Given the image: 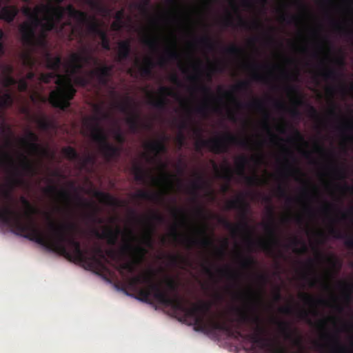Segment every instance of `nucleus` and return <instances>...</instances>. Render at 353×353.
Listing matches in <instances>:
<instances>
[{
	"instance_id": "f257e3e1",
	"label": "nucleus",
	"mask_w": 353,
	"mask_h": 353,
	"mask_svg": "<svg viewBox=\"0 0 353 353\" xmlns=\"http://www.w3.org/2000/svg\"><path fill=\"white\" fill-rule=\"evenodd\" d=\"M20 201L25 207L23 214L9 206L0 208V222L12 228L15 233L45 247L46 249L63 256L70 261L84 263L90 270L101 275L109 272L103 261H107L103 250L97 247L94 254L88 256L87 251L81 248V243L74 235L76 225L72 222L55 223L50 220V234H44L39 228L34 215L38 210L24 196ZM49 219H51L48 216Z\"/></svg>"
},
{
	"instance_id": "f03ea898",
	"label": "nucleus",
	"mask_w": 353,
	"mask_h": 353,
	"mask_svg": "<svg viewBox=\"0 0 353 353\" xmlns=\"http://www.w3.org/2000/svg\"><path fill=\"white\" fill-rule=\"evenodd\" d=\"M154 272L150 270L130 279V286L137 291V299L152 303V298L160 304L181 312L185 318H192L196 323V328L204 330L205 324L203 314L210 308L208 303L202 301L199 303H192L189 307L188 301L179 294V284L173 278L167 277L165 280L168 292L163 290L159 284L154 282Z\"/></svg>"
},
{
	"instance_id": "7ed1b4c3",
	"label": "nucleus",
	"mask_w": 353,
	"mask_h": 353,
	"mask_svg": "<svg viewBox=\"0 0 353 353\" xmlns=\"http://www.w3.org/2000/svg\"><path fill=\"white\" fill-rule=\"evenodd\" d=\"M46 68L52 70L50 72L41 73L39 80L44 83H49L54 79L57 88L52 90L49 94L50 104L57 108L65 110L70 105V101L76 94V89L70 83V78L59 73L62 65L61 57L59 55L52 57L46 51L44 54Z\"/></svg>"
},
{
	"instance_id": "20e7f679",
	"label": "nucleus",
	"mask_w": 353,
	"mask_h": 353,
	"mask_svg": "<svg viewBox=\"0 0 353 353\" xmlns=\"http://www.w3.org/2000/svg\"><path fill=\"white\" fill-rule=\"evenodd\" d=\"M236 311L239 313L237 319L239 324L236 327H234L232 324L233 320L230 321L228 330L226 332L228 336L236 339H241L243 341H250L253 344L257 345L261 349H265L268 353H288V350L285 346L281 344L274 345L270 339L265 336V329L261 326L257 325L254 331L251 333L242 332L240 330V324L250 322L258 324L259 318L256 315L251 316L245 310L238 308Z\"/></svg>"
},
{
	"instance_id": "39448f33",
	"label": "nucleus",
	"mask_w": 353,
	"mask_h": 353,
	"mask_svg": "<svg viewBox=\"0 0 353 353\" xmlns=\"http://www.w3.org/2000/svg\"><path fill=\"white\" fill-rule=\"evenodd\" d=\"M96 112L97 115L88 118L84 122L89 135L92 141L97 143L101 153L107 161L118 159L121 154V146L110 143L107 134L100 125L101 120L110 118V114L104 112L100 107L96 108Z\"/></svg>"
},
{
	"instance_id": "423d86ee",
	"label": "nucleus",
	"mask_w": 353,
	"mask_h": 353,
	"mask_svg": "<svg viewBox=\"0 0 353 353\" xmlns=\"http://www.w3.org/2000/svg\"><path fill=\"white\" fill-rule=\"evenodd\" d=\"M126 234L128 235V239L121 248L120 251L122 254H130L133 257V260L117 264L115 268L120 274L125 278L129 288L137 294V291L133 289L129 283L130 279L134 276H130V274L135 272L137 266L143 259L145 255L148 253V250L143 245L132 243L137 239L132 230L128 229Z\"/></svg>"
},
{
	"instance_id": "0eeeda50",
	"label": "nucleus",
	"mask_w": 353,
	"mask_h": 353,
	"mask_svg": "<svg viewBox=\"0 0 353 353\" xmlns=\"http://www.w3.org/2000/svg\"><path fill=\"white\" fill-rule=\"evenodd\" d=\"M194 133L198 137L195 142V148L197 152L201 151L203 148H208L214 154H223L229 151L231 145H236L248 149L251 148V141L248 139H239L230 132L210 139L202 137L201 128H196Z\"/></svg>"
},
{
	"instance_id": "6e6552de",
	"label": "nucleus",
	"mask_w": 353,
	"mask_h": 353,
	"mask_svg": "<svg viewBox=\"0 0 353 353\" xmlns=\"http://www.w3.org/2000/svg\"><path fill=\"white\" fill-rule=\"evenodd\" d=\"M0 161L1 165L12 169L10 182L13 186L22 183L21 176L23 175L34 176L38 173V168L24 154H21L20 167L21 170L14 165L12 155L1 149H0Z\"/></svg>"
},
{
	"instance_id": "1a4fd4ad",
	"label": "nucleus",
	"mask_w": 353,
	"mask_h": 353,
	"mask_svg": "<svg viewBox=\"0 0 353 353\" xmlns=\"http://www.w3.org/2000/svg\"><path fill=\"white\" fill-rule=\"evenodd\" d=\"M226 209L239 210L241 212V221L237 224H233L225 218L219 217L218 223L234 234H237L240 231H245L250 234V228L248 221L249 205L245 201L244 196L239 195L235 199L228 201L226 204Z\"/></svg>"
},
{
	"instance_id": "9d476101",
	"label": "nucleus",
	"mask_w": 353,
	"mask_h": 353,
	"mask_svg": "<svg viewBox=\"0 0 353 353\" xmlns=\"http://www.w3.org/2000/svg\"><path fill=\"white\" fill-rule=\"evenodd\" d=\"M270 218V222L265 225V230L269 234L268 240L260 239L257 241L251 238L248 239V245L252 250V247L256 246L268 254H272L275 247L280 245V241L276 234V228L274 222V212L273 207L269 205L267 208Z\"/></svg>"
},
{
	"instance_id": "9b49d317",
	"label": "nucleus",
	"mask_w": 353,
	"mask_h": 353,
	"mask_svg": "<svg viewBox=\"0 0 353 353\" xmlns=\"http://www.w3.org/2000/svg\"><path fill=\"white\" fill-rule=\"evenodd\" d=\"M249 88H250V84L248 81H241L239 82L237 84L233 85L231 91L223 90L221 88H219V91L220 92H221L222 95L224 97L231 99L233 101H234L236 105L239 108H252V109H255V110H260V111H263L264 114H265V119L267 120H268L270 118V114L265 109L264 103L261 100L255 99L250 103H243L237 101V99L234 96V92L247 91V90H248Z\"/></svg>"
},
{
	"instance_id": "f8f14e48",
	"label": "nucleus",
	"mask_w": 353,
	"mask_h": 353,
	"mask_svg": "<svg viewBox=\"0 0 353 353\" xmlns=\"http://www.w3.org/2000/svg\"><path fill=\"white\" fill-rule=\"evenodd\" d=\"M44 13L41 8V5L36 6V12L33 16L29 18V21L23 23L19 26V32L21 34V39L24 44L28 46H32L38 41L36 36V30L38 27H41L42 20L39 18V14Z\"/></svg>"
},
{
	"instance_id": "ddd939ff",
	"label": "nucleus",
	"mask_w": 353,
	"mask_h": 353,
	"mask_svg": "<svg viewBox=\"0 0 353 353\" xmlns=\"http://www.w3.org/2000/svg\"><path fill=\"white\" fill-rule=\"evenodd\" d=\"M41 8L44 11V14L50 19L54 21L57 26L63 25L64 28L65 27L68 28V31L66 33L68 34V37L70 40H72L74 33V26L70 21L62 22L65 14V7L59 5L52 6L51 4H42Z\"/></svg>"
},
{
	"instance_id": "4468645a",
	"label": "nucleus",
	"mask_w": 353,
	"mask_h": 353,
	"mask_svg": "<svg viewBox=\"0 0 353 353\" xmlns=\"http://www.w3.org/2000/svg\"><path fill=\"white\" fill-rule=\"evenodd\" d=\"M162 169L164 171L163 175L160 178H157L150 174L148 172H147L145 169H143L141 166L135 165L133 168V172L134 175V179L136 181L141 182L142 183H146L148 180L150 179L155 185H159L161 183H166L168 185H171L172 179L175 176L165 172V169L167 168V165L163 163L161 165Z\"/></svg>"
},
{
	"instance_id": "2eb2a0df",
	"label": "nucleus",
	"mask_w": 353,
	"mask_h": 353,
	"mask_svg": "<svg viewBox=\"0 0 353 353\" xmlns=\"http://www.w3.org/2000/svg\"><path fill=\"white\" fill-rule=\"evenodd\" d=\"M70 58L72 65V73L73 74L77 70H81L84 65L96 66L100 63L99 59L93 56L85 48L83 49L82 54L73 53Z\"/></svg>"
},
{
	"instance_id": "dca6fc26",
	"label": "nucleus",
	"mask_w": 353,
	"mask_h": 353,
	"mask_svg": "<svg viewBox=\"0 0 353 353\" xmlns=\"http://www.w3.org/2000/svg\"><path fill=\"white\" fill-rule=\"evenodd\" d=\"M39 137L37 134L31 130H28L26 133V137L20 140V142L33 155L40 156L47 153V150L38 143Z\"/></svg>"
},
{
	"instance_id": "f3484780",
	"label": "nucleus",
	"mask_w": 353,
	"mask_h": 353,
	"mask_svg": "<svg viewBox=\"0 0 353 353\" xmlns=\"http://www.w3.org/2000/svg\"><path fill=\"white\" fill-rule=\"evenodd\" d=\"M159 92L161 95V97L158 99H155L152 94H149V104L152 105L153 107L159 109L164 110L168 104V100L165 98L166 96L173 97H179V96L169 87L167 86H161L159 89Z\"/></svg>"
},
{
	"instance_id": "a211bd4d",
	"label": "nucleus",
	"mask_w": 353,
	"mask_h": 353,
	"mask_svg": "<svg viewBox=\"0 0 353 353\" xmlns=\"http://www.w3.org/2000/svg\"><path fill=\"white\" fill-rule=\"evenodd\" d=\"M117 108L120 112L128 114L125 119L128 125H133L141 123L140 116L138 113L135 112L132 103L129 98L125 101L119 103Z\"/></svg>"
},
{
	"instance_id": "6ab92c4d",
	"label": "nucleus",
	"mask_w": 353,
	"mask_h": 353,
	"mask_svg": "<svg viewBox=\"0 0 353 353\" xmlns=\"http://www.w3.org/2000/svg\"><path fill=\"white\" fill-rule=\"evenodd\" d=\"M208 304L210 305V308L206 312H205L203 314V321H204V323L205 324V328L204 330H197L196 328V323L194 322V321L192 318H188V319H190L192 321V324L194 325V328L196 331L208 333V332H210V330H219V331H221V332L226 333L227 331L228 330V326L230 323V321L228 322L227 320L212 321L211 322L208 323L205 321V316H206L207 314L209 312V311L210 310V307H211L210 304V303H208Z\"/></svg>"
},
{
	"instance_id": "aec40b11",
	"label": "nucleus",
	"mask_w": 353,
	"mask_h": 353,
	"mask_svg": "<svg viewBox=\"0 0 353 353\" xmlns=\"http://www.w3.org/2000/svg\"><path fill=\"white\" fill-rule=\"evenodd\" d=\"M199 232L203 236L201 239H199L192 236L185 237L182 239L181 243L188 249L192 248L194 245H200L203 248H209L214 245L213 241L206 235L205 229L199 230Z\"/></svg>"
},
{
	"instance_id": "412c9836",
	"label": "nucleus",
	"mask_w": 353,
	"mask_h": 353,
	"mask_svg": "<svg viewBox=\"0 0 353 353\" xmlns=\"http://www.w3.org/2000/svg\"><path fill=\"white\" fill-rule=\"evenodd\" d=\"M248 163V159L244 156L239 157L236 160V165L239 170L240 173L244 176L246 183L250 186L260 185L263 183L262 180L258 175L254 174L253 176H245L244 174V170L246 165Z\"/></svg>"
},
{
	"instance_id": "4be33fe9",
	"label": "nucleus",
	"mask_w": 353,
	"mask_h": 353,
	"mask_svg": "<svg viewBox=\"0 0 353 353\" xmlns=\"http://www.w3.org/2000/svg\"><path fill=\"white\" fill-rule=\"evenodd\" d=\"M45 22H42L41 26L42 32V39L39 41V43H44V39L46 37V34L50 31H54L58 34H60L63 37H68V34L64 30V26H57L54 21L50 19L48 16L45 14L44 16Z\"/></svg>"
},
{
	"instance_id": "5701e85b",
	"label": "nucleus",
	"mask_w": 353,
	"mask_h": 353,
	"mask_svg": "<svg viewBox=\"0 0 353 353\" xmlns=\"http://www.w3.org/2000/svg\"><path fill=\"white\" fill-rule=\"evenodd\" d=\"M90 71V74L96 77L98 83L101 85H107L113 70L112 65L103 64Z\"/></svg>"
},
{
	"instance_id": "b1692460",
	"label": "nucleus",
	"mask_w": 353,
	"mask_h": 353,
	"mask_svg": "<svg viewBox=\"0 0 353 353\" xmlns=\"http://www.w3.org/2000/svg\"><path fill=\"white\" fill-rule=\"evenodd\" d=\"M275 323L279 327L280 334L285 340L292 341L294 345H301V339L299 337H294L293 331L289 322L285 321H275Z\"/></svg>"
},
{
	"instance_id": "393cba45",
	"label": "nucleus",
	"mask_w": 353,
	"mask_h": 353,
	"mask_svg": "<svg viewBox=\"0 0 353 353\" xmlns=\"http://www.w3.org/2000/svg\"><path fill=\"white\" fill-rule=\"evenodd\" d=\"M170 61H176L179 62V66H182L181 56L176 50L175 43H173L172 48L166 49L165 54L159 58L157 65L160 67H165Z\"/></svg>"
},
{
	"instance_id": "a878e982",
	"label": "nucleus",
	"mask_w": 353,
	"mask_h": 353,
	"mask_svg": "<svg viewBox=\"0 0 353 353\" xmlns=\"http://www.w3.org/2000/svg\"><path fill=\"white\" fill-rule=\"evenodd\" d=\"M197 88L206 97V99L196 108L195 111L198 114L205 115L210 108V100L214 99V97L212 93L211 89L208 86L200 84L197 86Z\"/></svg>"
},
{
	"instance_id": "bb28decb",
	"label": "nucleus",
	"mask_w": 353,
	"mask_h": 353,
	"mask_svg": "<svg viewBox=\"0 0 353 353\" xmlns=\"http://www.w3.org/2000/svg\"><path fill=\"white\" fill-rule=\"evenodd\" d=\"M122 233L121 229L117 226L115 229L106 228L101 234L97 233L99 238L106 239L110 245H114L117 243L119 236Z\"/></svg>"
},
{
	"instance_id": "cd10ccee",
	"label": "nucleus",
	"mask_w": 353,
	"mask_h": 353,
	"mask_svg": "<svg viewBox=\"0 0 353 353\" xmlns=\"http://www.w3.org/2000/svg\"><path fill=\"white\" fill-rule=\"evenodd\" d=\"M166 137H163L161 140L148 142L145 147L147 150L154 153L156 156L167 152L168 148L165 143Z\"/></svg>"
},
{
	"instance_id": "c85d7f7f",
	"label": "nucleus",
	"mask_w": 353,
	"mask_h": 353,
	"mask_svg": "<svg viewBox=\"0 0 353 353\" xmlns=\"http://www.w3.org/2000/svg\"><path fill=\"white\" fill-rule=\"evenodd\" d=\"M65 13L74 19H76L80 24H85L88 21V15L86 12L77 10L71 4L65 7Z\"/></svg>"
},
{
	"instance_id": "c756f323",
	"label": "nucleus",
	"mask_w": 353,
	"mask_h": 353,
	"mask_svg": "<svg viewBox=\"0 0 353 353\" xmlns=\"http://www.w3.org/2000/svg\"><path fill=\"white\" fill-rule=\"evenodd\" d=\"M329 233L335 239H345L344 244L346 248L350 250H353V235L344 234L334 226L330 228Z\"/></svg>"
},
{
	"instance_id": "7c9ffc66",
	"label": "nucleus",
	"mask_w": 353,
	"mask_h": 353,
	"mask_svg": "<svg viewBox=\"0 0 353 353\" xmlns=\"http://www.w3.org/2000/svg\"><path fill=\"white\" fill-rule=\"evenodd\" d=\"M94 196L97 198L100 202L111 207H118L120 205V201L109 193L97 190Z\"/></svg>"
},
{
	"instance_id": "2f4dec72",
	"label": "nucleus",
	"mask_w": 353,
	"mask_h": 353,
	"mask_svg": "<svg viewBox=\"0 0 353 353\" xmlns=\"http://www.w3.org/2000/svg\"><path fill=\"white\" fill-rule=\"evenodd\" d=\"M18 14L19 9L17 6H4L0 10V19L8 23H12Z\"/></svg>"
},
{
	"instance_id": "473e14b6",
	"label": "nucleus",
	"mask_w": 353,
	"mask_h": 353,
	"mask_svg": "<svg viewBox=\"0 0 353 353\" xmlns=\"http://www.w3.org/2000/svg\"><path fill=\"white\" fill-rule=\"evenodd\" d=\"M131 53V42L129 39L121 41L118 43V61L126 60Z\"/></svg>"
},
{
	"instance_id": "72a5a7b5",
	"label": "nucleus",
	"mask_w": 353,
	"mask_h": 353,
	"mask_svg": "<svg viewBox=\"0 0 353 353\" xmlns=\"http://www.w3.org/2000/svg\"><path fill=\"white\" fill-rule=\"evenodd\" d=\"M325 339H328L332 344L331 353H346L347 348L342 345L340 343L339 336L337 334H330L326 333L323 336Z\"/></svg>"
},
{
	"instance_id": "f704fd0d",
	"label": "nucleus",
	"mask_w": 353,
	"mask_h": 353,
	"mask_svg": "<svg viewBox=\"0 0 353 353\" xmlns=\"http://www.w3.org/2000/svg\"><path fill=\"white\" fill-rule=\"evenodd\" d=\"M146 228L142 238V243L148 248H152L154 244L153 234L155 232V226L150 222L145 223Z\"/></svg>"
},
{
	"instance_id": "c9c22d12",
	"label": "nucleus",
	"mask_w": 353,
	"mask_h": 353,
	"mask_svg": "<svg viewBox=\"0 0 353 353\" xmlns=\"http://www.w3.org/2000/svg\"><path fill=\"white\" fill-rule=\"evenodd\" d=\"M45 192L48 194H57L62 199L70 202L71 199L70 193L65 190H59L54 185H50L45 189Z\"/></svg>"
},
{
	"instance_id": "e433bc0d",
	"label": "nucleus",
	"mask_w": 353,
	"mask_h": 353,
	"mask_svg": "<svg viewBox=\"0 0 353 353\" xmlns=\"http://www.w3.org/2000/svg\"><path fill=\"white\" fill-rule=\"evenodd\" d=\"M155 63L150 58H146L143 65L139 66L140 74L143 77H150L152 75V70Z\"/></svg>"
},
{
	"instance_id": "4c0bfd02",
	"label": "nucleus",
	"mask_w": 353,
	"mask_h": 353,
	"mask_svg": "<svg viewBox=\"0 0 353 353\" xmlns=\"http://www.w3.org/2000/svg\"><path fill=\"white\" fill-rule=\"evenodd\" d=\"M238 26L245 30H258L263 28V26L260 21L256 20L252 23H249L244 20L239 14L238 15Z\"/></svg>"
},
{
	"instance_id": "58836bf2",
	"label": "nucleus",
	"mask_w": 353,
	"mask_h": 353,
	"mask_svg": "<svg viewBox=\"0 0 353 353\" xmlns=\"http://www.w3.org/2000/svg\"><path fill=\"white\" fill-rule=\"evenodd\" d=\"M134 197L140 199H145L149 201H159L162 199V195L159 193L151 192L148 190H139Z\"/></svg>"
},
{
	"instance_id": "ea45409f",
	"label": "nucleus",
	"mask_w": 353,
	"mask_h": 353,
	"mask_svg": "<svg viewBox=\"0 0 353 353\" xmlns=\"http://www.w3.org/2000/svg\"><path fill=\"white\" fill-rule=\"evenodd\" d=\"M217 272L221 277H225L235 283L237 282L239 279V274L237 272L232 271L228 266L225 268H219Z\"/></svg>"
},
{
	"instance_id": "a19ab883",
	"label": "nucleus",
	"mask_w": 353,
	"mask_h": 353,
	"mask_svg": "<svg viewBox=\"0 0 353 353\" xmlns=\"http://www.w3.org/2000/svg\"><path fill=\"white\" fill-rule=\"evenodd\" d=\"M301 299L307 305L312 307H316V305H327V301L324 299H314L312 296L307 294L302 293L300 295Z\"/></svg>"
},
{
	"instance_id": "79ce46f5",
	"label": "nucleus",
	"mask_w": 353,
	"mask_h": 353,
	"mask_svg": "<svg viewBox=\"0 0 353 353\" xmlns=\"http://www.w3.org/2000/svg\"><path fill=\"white\" fill-rule=\"evenodd\" d=\"M339 286L343 291L344 300L349 303L353 296V284L345 282H339Z\"/></svg>"
},
{
	"instance_id": "37998d69",
	"label": "nucleus",
	"mask_w": 353,
	"mask_h": 353,
	"mask_svg": "<svg viewBox=\"0 0 353 353\" xmlns=\"http://www.w3.org/2000/svg\"><path fill=\"white\" fill-rule=\"evenodd\" d=\"M319 75L326 80L338 81L339 78V74L336 70L328 67L323 68Z\"/></svg>"
},
{
	"instance_id": "c03bdc74",
	"label": "nucleus",
	"mask_w": 353,
	"mask_h": 353,
	"mask_svg": "<svg viewBox=\"0 0 353 353\" xmlns=\"http://www.w3.org/2000/svg\"><path fill=\"white\" fill-rule=\"evenodd\" d=\"M241 261L240 265L242 268L251 270L256 265V261L251 256H243L240 255Z\"/></svg>"
},
{
	"instance_id": "a18cd8bd",
	"label": "nucleus",
	"mask_w": 353,
	"mask_h": 353,
	"mask_svg": "<svg viewBox=\"0 0 353 353\" xmlns=\"http://www.w3.org/2000/svg\"><path fill=\"white\" fill-rule=\"evenodd\" d=\"M204 184L205 181L203 178L200 175H198L196 180L192 183L190 193L194 196L195 200L197 197V191L201 189Z\"/></svg>"
},
{
	"instance_id": "49530a36",
	"label": "nucleus",
	"mask_w": 353,
	"mask_h": 353,
	"mask_svg": "<svg viewBox=\"0 0 353 353\" xmlns=\"http://www.w3.org/2000/svg\"><path fill=\"white\" fill-rule=\"evenodd\" d=\"M36 122L42 130H48L53 127V122L45 116L37 118Z\"/></svg>"
},
{
	"instance_id": "de8ad7c7",
	"label": "nucleus",
	"mask_w": 353,
	"mask_h": 353,
	"mask_svg": "<svg viewBox=\"0 0 353 353\" xmlns=\"http://www.w3.org/2000/svg\"><path fill=\"white\" fill-rule=\"evenodd\" d=\"M62 152L64 156L69 160L73 161L78 160L80 159L79 155L76 151V150L71 146H67L63 148Z\"/></svg>"
},
{
	"instance_id": "09e8293b",
	"label": "nucleus",
	"mask_w": 353,
	"mask_h": 353,
	"mask_svg": "<svg viewBox=\"0 0 353 353\" xmlns=\"http://www.w3.org/2000/svg\"><path fill=\"white\" fill-rule=\"evenodd\" d=\"M199 42L210 51H213L215 49L216 43L208 35L202 37Z\"/></svg>"
},
{
	"instance_id": "8fccbe9b",
	"label": "nucleus",
	"mask_w": 353,
	"mask_h": 353,
	"mask_svg": "<svg viewBox=\"0 0 353 353\" xmlns=\"http://www.w3.org/2000/svg\"><path fill=\"white\" fill-rule=\"evenodd\" d=\"M6 70L8 72V74L6 75V77H5V86L9 87L11 85H16L17 83V80L10 75V74L13 71V68L11 65H8L6 67Z\"/></svg>"
},
{
	"instance_id": "3c124183",
	"label": "nucleus",
	"mask_w": 353,
	"mask_h": 353,
	"mask_svg": "<svg viewBox=\"0 0 353 353\" xmlns=\"http://www.w3.org/2000/svg\"><path fill=\"white\" fill-rule=\"evenodd\" d=\"M101 41V47L105 50H110V41L107 34V32L103 30L102 32H100V34L98 35Z\"/></svg>"
},
{
	"instance_id": "603ef678",
	"label": "nucleus",
	"mask_w": 353,
	"mask_h": 353,
	"mask_svg": "<svg viewBox=\"0 0 353 353\" xmlns=\"http://www.w3.org/2000/svg\"><path fill=\"white\" fill-rule=\"evenodd\" d=\"M243 50L235 44L225 48V52L229 55L237 56L243 53Z\"/></svg>"
},
{
	"instance_id": "864d4df0",
	"label": "nucleus",
	"mask_w": 353,
	"mask_h": 353,
	"mask_svg": "<svg viewBox=\"0 0 353 353\" xmlns=\"http://www.w3.org/2000/svg\"><path fill=\"white\" fill-rule=\"evenodd\" d=\"M332 172L338 179H344L346 178V170L343 165H335L332 168Z\"/></svg>"
},
{
	"instance_id": "5fc2aeb1",
	"label": "nucleus",
	"mask_w": 353,
	"mask_h": 353,
	"mask_svg": "<svg viewBox=\"0 0 353 353\" xmlns=\"http://www.w3.org/2000/svg\"><path fill=\"white\" fill-rule=\"evenodd\" d=\"M277 195L281 198H285L288 204H291L293 202V199L287 194L286 189L282 185H279L276 188Z\"/></svg>"
},
{
	"instance_id": "6e6d98bb",
	"label": "nucleus",
	"mask_w": 353,
	"mask_h": 353,
	"mask_svg": "<svg viewBox=\"0 0 353 353\" xmlns=\"http://www.w3.org/2000/svg\"><path fill=\"white\" fill-rule=\"evenodd\" d=\"M291 243L294 245V246H297L299 244H301L302 245V247L301 249H294V251L296 252V253H299V254H301V253H305L307 251V248L305 245V243L303 241H301V240H299L298 238L296 237H294L292 241H291Z\"/></svg>"
},
{
	"instance_id": "4d7b16f0",
	"label": "nucleus",
	"mask_w": 353,
	"mask_h": 353,
	"mask_svg": "<svg viewBox=\"0 0 353 353\" xmlns=\"http://www.w3.org/2000/svg\"><path fill=\"white\" fill-rule=\"evenodd\" d=\"M113 136L115 141L120 145H123L125 142V137L120 128H117L113 130Z\"/></svg>"
},
{
	"instance_id": "13d9d810",
	"label": "nucleus",
	"mask_w": 353,
	"mask_h": 353,
	"mask_svg": "<svg viewBox=\"0 0 353 353\" xmlns=\"http://www.w3.org/2000/svg\"><path fill=\"white\" fill-rule=\"evenodd\" d=\"M219 176L226 180L228 182H230L232 176V172L230 167L228 165L225 166L223 168L221 174L219 173Z\"/></svg>"
},
{
	"instance_id": "bf43d9fd",
	"label": "nucleus",
	"mask_w": 353,
	"mask_h": 353,
	"mask_svg": "<svg viewBox=\"0 0 353 353\" xmlns=\"http://www.w3.org/2000/svg\"><path fill=\"white\" fill-rule=\"evenodd\" d=\"M87 23H88V29L90 33L98 36L100 34V32L103 31L96 22L90 23L88 21Z\"/></svg>"
},
{
	"instance_id": "052dcab7",
	"label": "nucleus",
	"mask_w": 353,
	"mask_h": 353,
	"mask_svg": "<svg viewBox=\"0 0 353 353\" xmlns=\"http://www.w3.org/2000/svg\"><path fill=\"white\" fill-rule=\"evenodd\" d=\"M281 20L288 24L294 23L298 22L299 18L296 16L283 13L280 17Z\"/></svg>"
},
{
	"instance_id": "680f3d73",
	"label": "nucleus",
	"mask_w": 353,
	"mask_h": 353,
	"mask_svg": "<svg viewBox=\"0 0 353 353\" xmlns=\"http://www.w3.org/2000/svg\"><path fill=\"white\" fill-rule=\"evenodd\" d=\"M325 259L333 268H336L337 270L341 268V263L334 256H327Z\"/></svg>"
},
{
	"instance_id": "e2e57ef3",
	"label": "nucleus",
	"mask_w": 353,
	"mask_h": 353,
	"mask_svg": "<svg viewBox=\"0 0 353 353\" xmlns=\"http://www.w3.org/2000/svg\"><path fill=\"white\" fill-rule=\"evenodd\" d=\"M170 263L172 265H177L179 263H188V259L180 255H171L169 257Z\"/></svg>"
},
{
	"instance_id": "0e129e2a",
	"label": "nucleus",
	"mask_w": 353,
	"mask_h": 353,
	"mask_svg": "<svg viewBox=\"0 0 353 353\" xmlns=\"http://www.w3.org/2000/svg\"><path fill=\"white\" fill-rule=\"evenodd\" d=\"M143 43L152 50H157L158 48V40L157 38H146Z\"/></svg>"
},
{
	"instance_id": "69168bd1",
	"label": "nucleus",
	"mask_w": 353,
	"mask_h": 353,
	"mask_svg": "<svg viewBox=\"0 0 353 353\" xmlns=\"http://www.w3.org/2000/svg\"><path fill=\"white\" fill-rule=\"evenodd\" d=\"M141 128L150 129L151 125L148 123H139L133 125H129L130 130L133 133L138 132Z\"/></svg>"
},
{
	"instance_id": "338daca9",
	"label": "nucleus",
	"mask_w": 353,
	"mask_h": 353,
	"mask_svg": "<svg viewBox=\"0 0 353 353\" xmlns=\"http://www.w3.org/2000/svg\"><path fill=\"white\" fill-rule=\"evenodd\" d=\"M252 77L254 81L262 82L264 83H268V77L265 74L259 73L258 71L255 70L252 74Z\"/></svg>"
},
{
	"instance_id": "774afa93",
	"label": "nucleus",
	"mask_w": 353,
	"mask_h": 353,
	"mask_svg": "<svg viewBox=\"0 0 353 353\" xmlns=\"http://www.w3.org/2000/svg\"><path fill=\"white\" fill-rule=\"evenodd\" d=\"M341 219L344 221L347 219L353 221V207H351L347 212H341Z\"/></svg>"
}]
</instances>
